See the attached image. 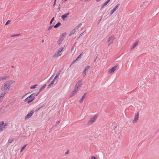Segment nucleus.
Instances as JSON below:
<instances>
[{
	"mask_svg": "<svg viewBox=\"0 0 159 159\" xmlns=\"http://www.w3.org/2000/svg\"><path fill=\"white\" fill-rule=\"evenodd\" d=\"M14 83V81L11 80L6 82L2 86V90L7 92H9L12 89L13 84Z\"/></svg>",
	"mask_w": 159,
	"mask_h": 159,
	"instance_id": "1",
	"label": "nucleus"
},
{
	"mask_svg": "<svg viewBox=\"0 0 159 159\" xmlns=\"http://www.w3.org/2000/svg\"><path fill=\"white\" fill-rule=\"evenodd\" d=\"M37 96L36 93H33L26 98L25 99V101L27 102L28 103H30L34 100L35 96Z\"/></svg>",
	"mask_w": 159,
	"mask_h": 159,
	"instance_id": "2",
	"label": "nucleus"
},
{
	"mask_svg": "<svg viewBox=\"0 0 159 159\" xmlns=\"http://www.w3.org/2000/svg\"><path fill=\"white\" fill-rule=\"evenodd\" d=\"M64 49L63 47L59 48L58 51L55 52L53 56L54 57H57L58 56H60L61 55V52L63 51Z\"/></svg>",
	"mask_w": 159,
	"mask_h": 159,
	"instance_id": "3",
	"label": "nucleus"
},
{
	"mask_svg": "<svg viewBox=\"0 0 159 159\" xmlns=\"http://www.w3.org/2000/svg\"><path fill=\"white\" fill-rule=\"evenodd\" d=\"M83 84V83L82 80L79 81L76 84L75 87L76 89H79Z\"/></svg>",
	"mask_w": 159,
	"mask_h": 159,
	"instance_id": "4",
	"label": "nucleus"
},
{
	"mask_svg": "<svg viewBox=\"0 0 159 159\" xmlns=\"http://www.w3.org/2000/svg\"><path fill=\"white\" fill-rule=\"evenodd\" d=\"M139 112H138L135 114L134 120H133L132 122L133 123H136L138 121L139 118Z\"/></svg>",
	"mask_w": 159,
	"mask_h": 159,
	"instance_id": "5",
	"label": "nucleus"
},
{
	"mask_svg": "<svg viewBox=\"0 0 159 159\" xmlns=\"http://www.w3.org/2000/svg\"><path fill=\"white\" fill-rule=\"evenodd\" d=\"M97 116L96 115L95 116L92 118H91L89 120L88 123V124L89 125L92 124L95 121V120Z\"/></svg>",
	"mask_w": 159,
	"mask_h": 159,
	"instance_id": "6",
	"label": "nucleus"
},
{
	"mask_svg": "<svg viewBox=\"0 0 159 159\" xmlns=\"http://www.w3.org/2000/svg\"><path fill=\"white\" fill-rule=\"evenodd\" d=\"M119 6H120V4H117L116 6V7L112 10L111 11L110 13V15H112L116 11L118 8Z\"/></svg>",
	"mask_w": 159,
	"mask_h": 159,
	"instance_id": "7",
	"label": "nucleus"
},
{
	"mask_svg": "<svg viewBox=\"0 0 159 159\" xmlns=\"http://www.w3.org/2000/svg\"><path fill=\"white\" fill-rule=\"evenodd\" d=\"M34 113V111H31L30 113H29L28 114L25 116V119L26 120L27 119L30 118L33 115Z\"/></svg>",
	"mask_w": 159,
	"mask_h": 159,
	"instance_id": "8",
	"label": "nucleus"
},
{
	"mask_svg": "<svg viewBox=\"0 0 159 159\" xmlns=\"http://www.w3.org/2000/svg\"><path fill=\"white\" fill-rule=\"evenodd\" d=\"M117 66H115L113 67L110 69L108 71V73L109 74H111L113 73L117 69Z\"/></svg>",
	"mask_w": 159,
	"mask_h": 159,
	"instance_id": "9",
	"label": "nucleus"
},
{
	"mask_svg": "<svg viewBox=\"0 0 159 159\" xmlns=\"http://www.w3.org/2000/svg\"><path fill=\"white\" fill-rule=\"evenodd\" d=\"M79 90V89H76L75 87L74 90L71 92L70 95V97H71L75 95L76 94V93Z\"/></svg>",
	"mask_w": 159,
	"mask_h": 159,
	"instance_id": "10",
	"label": "nucleus"
},
{
	"mask_svg": "<svg viewBox=\"0 0 159 159\" xmlns=\"http://www.w3.org/2000/svg\"><path fill=\"white\" fill-rule=\"evenodd\" d=\"M4 124V122L2 121L0 122V132L3 130L5 127L3 126Z\"/></svg>",
	"mask_w": 159,
	"mask_h": 159,
	"instance_id": "11",
	"label": "nucleus"
},
{
	"mask_svg": "<svg viewBox=\"0 0 159 159\" xmlns=\"http://www.w3.org/2000/svg\"><path fill=\"white\" fill-rule=\"evenodd\" d=\"M115 39V38L114 36H111L110 37H109L108 38V40L107 41V42L108 43H112Z\"/></svg>",
	"mask_w": 159,
	"mask_h": 159,
	"instance_id": "12",
	"label": "nucleus"
},
{
	"mask_svg": "<svg viewBox=\"0 0 159 159\" xmlns=\"http://www.w3.org/2000/svg\"><path fill=\"white\" fill-rule=\"evenodd\" d=\"M90 67V66H87L85 67L83 72L84 77L86 75V71Z\"/></svg>",
	"mask_w": 159,
	"mask_h": 159,
	"instance_id": "13",
	"label": "nucleus"
},
{
	"mask_svg": "<svg viewBox=\"0 0 159 159\" xmlns=\"http://www.w3.org/2000/svg\"><path fill=\"white\" fill-rule=\"evenodd\" d=\"M46 86V84H44L42 87L40 89L39 91L37 93H36V95H38L45 88Z\"/></svg>",
	"mask_w": 159,
	"mask_h": 159,
	"instance_id": "14",
	"label": "nucleus"
},
{
	"mask_svg": "<svg viewBox=\"0 0 159 159\" xmlns=\"http://www.w3.org/2000/svg\"><path fill=\"white\" fill-rule=\"evenodd\" d=\"M64 39L63 37H61V38L58 40L57 43L60 46L61 44L62 43V42Z\"/></svg>",
	"mask_w": 159,
	"mask_h": 159,
	"instance_id": "15",
	"label": "nucleus"
},
{
	"mask_svg": "<svg viewBox=\"0 0 159 159\" xmlns=\"http://www.w3.org/2000/svg\"><path fill=\"white\" fill-rule=\"evenodd\" d=\"M69 14V12H68L66 14H64L62 16L61 18L63 20H64L65 19V18H66L67 17V16Z\"/></svg>",
	"mask_w": 159,
	"mask_h": 159,
	"instance_id": "16",
	"label": "nucleus"
},
{
	"mask_svg": "<svg viewBox=\"0 0 159 159\" xmlns=\"http://www.w3.org/2000/svg\"><path fill=\"white\" fill-rule=\"evenodd\" d=\"M55 81V80H53V81H52L51 83L48 85V88H51L53 85Z\"/></svg>",
	"mask_w": 159,
	"mask_h": 159,
	"instance_id": "17",
	"label": "nucleus"
},
{
	"mask_svg": "<svg viewBox=\"0 0 159 159\" xmlns=\"http://www.w3.org/2000/svg\"><path fill=\"white\" fill-rule=\"evenodd\" d=\"M61 25V24L60 22H59L54 26V27L55 28H57Z\"/></svg>",
	"mask_w": 159,
	"mask_h": 159,
	"instance_id": "18",
	"label": "nucleus"
},
{
	"mask_svg": "<svg viewBox=\"0 0 159 159\" xmlns=\"http://www.w3.org/2000/svg\"><path fill=\"white\" fill-rule=\"evenodd\" d=\"M6 93V92H5V91H4L3 92L0 94V97L3 98V97L5 95Z\"/></svg>",
	"mask_w": 159,
	"mask_h": 159,
	"instance_id": "19",
	"label": "nucleus"
},
{
	"mask_svg": "<svg viewBox=\"0 0 159 159\" xmlns=\"http://www.w3.org/2000/svg\"><path fill=\"white\" fill-rule=\"evenodd\" d=\"M76 31L75 29H74L72 30L70 32L69 35L70 36L72 35L73 34H74Z\"/></svg>",
	"mask_w": 159,
	"mask_h": 159,
	"instance_id": "20",
	"label": "nucleus"
},
{
	"mask_svg": "<svg viewBox=\"0 0 159 159\" xmlns=\"http://www.w3.org/2000/svg\"><path fill=\"white\" fill-rule=\"evenodd\" d=\"M8 78V77L7 76H3L1 77L2 80H6Z\"/></svg>",
	"mask_w": 159,
	"mask_h": 159,
	"instance_id": "21",
	"label": "nucleus"
},
{
	"mask_svg": "<svg viewBox=\"0 0 159 159\" xmlns=\"http://www.w3.org/2000/svg\"><path fill=\"white\" fill-rule=\"evenodd\" d=\"M139 41H136L133 45V48H135L138 45Z\"/></svg>",
	"mask_w": 159,
	"mask_h": 159,
	"instance_id": "22",
	"label": "nucleus"
},
{
	"mask_svg": "<svg viewBox=\"0 0 159 159\" xmlns=\"http://www.w3.org/2000/svg\"><path fill=\"white\" fill-rule=\"evenodd\" d=\"M84 96H83L82 98H81V99L80 100V103H82L83 102V100H84Z\"/></svg>",
	"mask_w": 159,
	"mask_h": 159,
	"instance_id": "23",
	"label": "nucleus"
},
{
	"mask_svg": "<svg viewBox=\"0 0 159 159\" xmlns=\"http://www.w3.org/2000/svg\"><path fill=\"white\" fill-rule=\"evenodd\" d=\"M111 0H107L105 3H103L104 6L106 5Z\"/></svg>",
	"mask_w": 159,
	"mask_h": 159,
	"instance_id": "24",
	"label": "nucleus"
},
{
	"mask_svg": "<svg viewBox=\"0 0 159 159\" xmlns=\"http://www.w3.org/2000/svg\"><path fill=\"white\" fill-rule=\"evenodd\" d=\"M13 141V139H9L8 141V143H11Z\"/></svg>",
	"mask_w": 159,
	"mask_h": 159,
	"instance_id": "25",
	"label": "nucleus"
},
{
	"mask_svg": "<svg viewBox=\"0 0 159 159\" xmlns=\"http://www.w3.org/2000/svg\"><path fill=\"white\" fill-rule=\"evenodd\" d=\"M26 146H27V145H24L22 147V148L21 149L20 152H21L26 147Z\"/></svg>",
	"mask_w": 159,
	"mask_h": 159,
	"instance_id": "26",
	"label": "nucleus"
},
{
	"mask_svg": "<svg viewBox=\"0 0 159 159\" xmlns=\"http://www.w3.org/2000/svg\"><path fill=\"white\" fill-rule=\"evenodd\" d=\"M37 86V85H34L31 86L30 87L31 89H34L36 88V87Z\"/></svg>",
	"mask_w": 159,
	"mask_h": 159,
	"instance_id": "27",
	"label": "nucleus"
},
{
	"mask_svg": "<svg viewBox=\"0 0 159 159\" xmlns=\"http://www.w3.org/2000/svg\"><path fill=\"white\" fill-rule=\"evenodd\" d=\"M60 120H59V121H58L56 123L55 125V126H58V125H59V123L60 122Z\"/></svg>",
	"mask_w": 159,
	"mask_h": 159,
	"instance_id": "28",
	"label": "nucleus"
},
{
	"mask_svg": "<svg viewBox=\"0 0 159 159\" xmlns=\"http://www.w3.org/2000/svg\"><path fill=\"white\" fill-rule=\"evenodd\" d=\"M82 24L81 23H80V24L79 25H78L77 26V28L76 29H77L78 28H80V27L82 25Z\"/></svg>",
	"mask_w": 159,
	"mask_h": 159,
	"instance_id": "29",
	"label": "nucleus"
},
{
	"mask_svg": "<svg viewBox=\"0 0 159 159\" xmlns=\"http://www.w3.org/2000/svg\"><path fill=\"white\" fill-rule=\"evenodd\" d=\"M78 61L77 60V59H76L75 60H74L71 64V65H72V64L75 63L76 61Z\"/></svg>",
	"mask_w": 159,
	"mask_h": 159,
	"instance_id": "30",
	"label": "nucleus"
},
{
	"mask_svg": "<svg viewBox=\"0 0 159 159\" xmlns=\"http://www.w3.org/2000/svg\"><path fill=\"white\" fill-rule=\"evenodd\" d=\"M75 43H75L74 44V45L72 47V48H71V52H72L73 51V50L74 49Z\"/></svg>",
	"mask_w": 159,
	"mask_h": 159,
	"instance_id": "31",
	"label": "nucleus"
},
{
	"mask_svg": "<svg viewBox=\"0 0 159 159\" xmlns=\"http://www.w3.org/2000/svg\"><path fill=\"white\" fill-rule=\"evenodd\" d=\"M82 56V53H81L78 56V57L76 58L77 59V60H78V59L81 58V56Z\"/></svg>",
	"mask_w": 159,
	"mask_h": 159,
	"instance_id": "32",
	"label": "nucleus"
},
{
	"mask_svg": "<svg viewBox=\"0 0 159 159\" xmlns=\"http://www.w3.org/2000/svg\"><path fill=\"white\" fill-rule=\"evenodd\" d=\"M11 22V20H8L6 22L5 24V25H7L8 24H9Z\"/></svg>",
	"mask_w": 159,
	"mask_h": 159,
	"instance_id": "33",
	"label": "nucleus"
},
{
	"mask_svg": "<svg viewBox=\"0 0 159 159\" xmlns=\"http://www.w3.org/2000/svg\"><path fill=\"white\" fill-rule=\"evenodd\" d=\"M54 20V17H53L52 18V19L50 21V24H51L52 23V22Z\"/></svg>",
	"mask_w": 159,
	"mask_h": 159,
	"instance_id": "34",
	"label": "nucleus"
},
{
	"mask_svg": "<svg viewBox=\"0 0 159 159\" xmlns=\"http://www.w3.org/2000/svg\"><path fill=\"white\" fill-rule=\"evenodd\" d=\"M58 76H58L57 75H56L55 77L53 80H55L57 79L58 77Z\"/></svg>",
	"mask_w": 159,
	"mask_h": 159,
	"instance_id": "35",
	"label": "nucleus"
},
{
	"mask_svg": "<svg viewBox=\"0 0 159 159\" xmlns=\"http://www.w3.org/2000/svg\"><path fill=\"white\" fill-rule=\"evenodd\" d=\"M102 17L100 19H99L98 21V24H99V23L100 22V21H101L102 19Z\"/></svg>",
	"mask_w": 159,
	"mask_h": 159,
	"instance_id": "36",
	"label": "nucleus"
},
{
	"mask_svg": "<svg viewBox=\"0 0 159 159\" xmlns=\"http://www.w3.org/2000/svg\"><path fill=\"white\" fill-rule=\"evenodd\" d=\"M3 100V98L0 97V102H2Z\"/></svg>",
	"mask_w": 159,
	"mask_h": 159,
	"instance_id": "37",
	"label": "nucleus"
},
{
	"mask_svg": "<svg viewBox=\"0 0 159 159\" xmlns=\"http://www.w3.org/2000/svg\"><path fill=\"white\" fill-rule=\"evenodd\" d=\"M66 33H63V34H62V36H61V37H64V36H66Z\"/></svg>",
	"mask_w": 159,
	"mask_h": 159,
	"instance_id": "38",
	"label": "nucleus"
},
{
	"mask_svg": "<svg viewBox=\"0 0 159 159\" xmlns=\"http://www.w3.org/2000/svg\"><path fill=\"white\" fill-rule=\"evenodd\" d=\"M60 72V71H59V72L56 75L58 76H59Z\"/></svg>",
	"mask_w": 159,
	"mask_h": 159,
	"instance_id": "39",
	"label": "nucleus"
},
{
	"mask_svg": "<svg viewBox=\"0 0 159 159\" xmlns=\"http://www.w3.org/2000/svg\"><path fill=\"white\" fill-rule=\"evenodd\" d=\"M8 123H4V126L5 127V126H7V125Z\"/></svg>",
	"mask_w": 159,
	"mask_h": 159,
	"instance_id": "40",
	"label": "nucleus"
},
{
	"mask_svg": "<svg viewBox=\"0 0 159 159\" xmlns=\"http://www.w3.org/2000/svg\"><path fill=\"white\" fill-rule=\"evenodd\" d=\"M52 26H50L49 28H48V30H50L52 28Z\"/></svg>",
	"mask_w": 159,
	"mask_h": 159,
	"instance_id": "41",
	"label": "nucleus"
},
{
	"mask_svg": "<svg viewBox=\"0 0 159 159\" xmlns=\"http://www.w3.org/2000/svg\"><path fill=\"white\" fill-rule=\"evenodd\" d=\"M91 159H96V158L94 156H92L91 157Z\"/></svg>",
	"mask_w": 159,
	"mask_h": 159,
	"instance_id": "42",
	"label": "nucleus"
},
{
	"mask_svg": "<svg viewBox=\"0 0 159 159\" xmlns=\"http://www.w3.org/2000/svg\"><path fill=\"white\" fill-rule=\"evenodd\" d=\"M18 35L17 34V35H16V34H13V35H11V37H14L16 36H17V35Z\"/></svg>",
	"mask_w": 159,
	"mask_h": 159,
	"instance_id": "43",
	"label": "nucleus"
},
{
	"mask_svg": "<svg viewBox=\"0 0 159 159\" xmlns=\"http://www.w3.org/2000/svg\"><path fill=\"white\" fill-rule=\"evenodd\" d=\"M69 153V151H67L66 152H65V154H67Z\"/></svg>",
	"mask_w": 159,
	"mask_h": 159,
	"instance_id": "44",
	"label": "nucleus"
},
{
	"mask_svg": "<svg viewBox=\"0 0 159 159\" xmlns=\"http://www.w3.org/2000/svg\"><path fill=\"white\" fill-rule=\"evenodd\" d=\"M42 107H39L38 109H37V110H36V111H39V110H40V109Z\"/></svg>",
	"mask_w": 159,
	"mask_h": 159,
	"instance_id": "45",
	"label": "nucleus"
},
{
	"mask_svg": "<svg viewBox=\"0 0 159 159\" xmlns=\"http://www.w3.org/2000/svg\"><path fill=\"white\" fill-rule=\"evenodd\" d=\"M56 2H54V4H53V7H55V5H56Z\"/></svg>",
	"mask_w": 159,
	"mask_h": 159,
	"instance_id": "46",
	"label": "nucleus"
},
{
	"mask_svg": "<svg viewBox=\"0 0 159 159\" xmlns=\"http://www.w3.org/2000/svg\"><path fill=\"white\" fill-rule=\"evenodd\" d=\"M82 34H83V33H82L80 34L79 37H78V39L79 38H80V37L82 35Z\"/></svg>",
	"mask_w": 159,
	"mask_h": 159,
	"instance_id": "47",
	"label": "nucleus"
},
{
	"mask_svg": "<svg viewBox=\"0 0 159 159\" xmlns=\"http://www.w3.org/2000/svg\"><path fill=\"white\" fill-rule=\"evenodd\" d=\"M86 93H85L84 94V95H83V96H84V98H85V96H86Z\"/></svg>",
	"mask_w": 159,
	"mask_h": 159,
	"instance_id": "48",
	"label": "nucleus"
},
{
	"mask_svg": "<svg viewBox=\"0 0 159 159\" xmlns=\"http://www.w3.org/2000/svg\"><path fill=\"white\" fill-rule=\"evenodd\" d=\"M104 5L103 4V5H102V6L101 7V9H102L104 7Z\"/></svg>",
	"mask_w": 159,
	"mask_h": 159,
	"instance_id": "49",
	"label": "nucleus"
},
{
	"mask_svg": "<svg viewBox=\"0 0 159 159\" xmlns=\"http://www.w3.org/2000/svg\"><path fill=\"white\" fill-rule=\"evenodd\" d=\"M109 43L108 44V46H109L111 43Z\"/></svg>",
	"mask_w": 159,
	"mask_h": 159,
	"instance_id": "50",
	"label": "nucleus"
},
{
	"mask_svg": "<svg viewBox=\"0 0 159 159\" xmlns=\"http://www.w3.org/2000/svg\"><path fill=\"white\" fill-rule=\"evenodd\" d=\"M134 48H133V46H132V47L131 48V50H132V49H133Z\"/></svg>",
	"mask_w": 159,
	"mask_h": 159,
	"instance_id": "51",
	"label": "nucleus"
},
{
	"mask_svg": "<svg viewBox=\"0 0 159 159\" xmlns=\"http://www.w3.org/2000/svg\"><path fill=\"white\" fill-rule=\"evenodd\" d=\"M101 0H96V1L97 2H99V1H100Z\"/></svg>",
	"mask_w": 159,
	"mask_h": 159,
	"instance_id": "52",
	"label": "nucleus"
},
{
	"mask_svg": "<svg viewBox=\"0 0 159 159\" xmlns=\"http://www.w3.org/2000/svg\"><path fill=\"white\" fill-rule=\"evenodd\" d=\"M56 0H54V2H56Z\"/></svg>",
	"mask_w": 159,
	"mask_h": 159,
	"instance_id": "53",
	"label": "nucleus"
},
{
	"mask_svg": "<svg viewBox=\"0 0 159 159\" xmlns=\"http://www.w3.org/2000/svg\"><path fill=\"white\" fill-rule=\"evenodd\" d=\"M1 80H1V77H0V81Z\"/></svg>",
	"mask_w": 159,
	"mask_h": 159,
	"instance_id": "54",
	"label": "nucleus"
},
{
	"mask_svg": "<svg viewBox=\"0 0 159 159\" xmlns=\"http://www.w3.org/2000/svg\"><path fill=\"white\" fill-rule=\"evenodd\" d=\"M44 40H43L42 41V42H44Z\"/></svg>",
	"mask_w": 159,
	"mask_h": 159,
	"instance_id": "55",
	"label": "nucleus"
},
{
	"mask_svg": "<svg viewBox=\"0 0 159 159\" xmlns=\"http://www.w3.org/2000/svg\"><path fill=\"white\" fill-rule=\"evenodd\" d=\"M71 64H70V67H71Z\"/></svg>",
	"mask_w": 159,
	"mask_h": 159,
	"instance_id": "56",
	"label": "nucleus"
},
{
	"mask_svg": "<svg viewBox=\"0 0 159 159\" xmlns=\"http://www.w3.org/2000/svg\"><path fill=\"white\" fill-rule=\"evenodd\" d=\"M63 0H62V1H63Z\"/></svg>",
	"mask_w": 159,
	"mask_h": 159,
	"instance_id": "57",
	"label": "nucleus"
}]
</instances>
